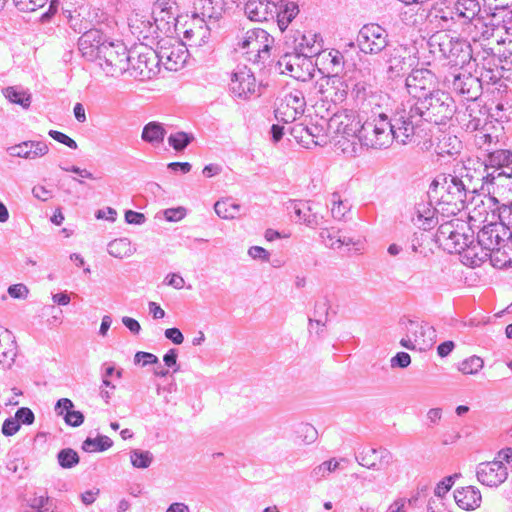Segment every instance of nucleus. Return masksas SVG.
I'll return each instance as SVG.
<instances>
[{"label":"nucleus","mask_w":512,"mask_h":512,"mask_svg":"<svg viewBox=\"0 0 512 512\" xmlns=\"http://www.w3.org/2000/svg\"><path fill=\"white\" fill-rule=\"evenodd\" d=\"M130 461L133 467L145 469L151 465L153 454L150 451L134 449L130 452Z\"/></svg>","instance_id":"obj_60"},{"label":"nucleus","mask_w":512,"mask_h":512,"mask_svg":"<svg viewBox=\"0 0 512 512\" xmlns=\"http://www.w3.org/2000/svg\"><path fill=\"white\" fill-rule=\"evenodd\" d=\"M462 142L460 139L450 133H443L435 145V152L440 155H455L460 152Z\"/></svg>","instance_id":"obj_46"},{"label":"nucleus","mask_w":512,"mask_h":512,"mask_svg":"<svg viewBox=\"0 0 512 512\" xmlns=\"http://www.w3.org/2000/svg\"><path fill=\"white\" fill-rule=\"evenodd\" d=\"M113 441L108 436L100 435L96 438L87 437L82 443V449L85 452H102L109 449Z\"/></svg>","instance_id":"obj_55"},{"label":"nucleus","mask_w":512,"mask_h":512,"mask_svg":"<svg viewBox=\"0 0 512 512\" xmlns=\"http://www.w3.org/2000/svg\"><path fill=\"white\" fill-rule=\"evenodd\" d=\"M435 243L448 253L459 254L466 266L479 267L487 261V253L478 244L473 226H438Z\"/></svg>","instance_id":"obj_1"},{"label":"nucleus","mask_w":512,"mask_h":512,"mask_svg":"<svg viewBox=\"0 0 512 512\" xmlns=\"http://www.w3.org/2000/svg\"><path fill=\"white\" fill-rule=\"evenodd\" d=\"M445 83L468 101H476L481 93L477 77L462 69L455 68L449 71L445 76Z\"/></svg>","instance_id":"obj_11"},{"label":"nucleus","mask_w":512,"mask_h":512,"mask_svg":"<svg viewBox=\"0 0 512 512\" xmlns=\"http://www.w3.org/2000/svg\"><path fill=\"white\" fill-rule=\"evenodd\" d=\"M106 36L98 29L85 31L78 40L81 55L88 61H97L102 53V47L108 43Z\"/></svg>","instance_id":"obj_20"},{"label":"nucleus","mask_w":512,"mask_h":512,"mask_svg":"<svg viewBox=\"0 0 512 512\" xmlns=\"http://www.w3.org/2000/svg\"><path fill=\"white\" fill-rule=\"evenodd\" d=\"M417 110L422 116L423 122L434 123L435 125H446L456 113L454 99L449 93L437 89L430 92L421 101H415Z\"/></svg>","instance_id":"obj_4"},{"label":"nucleus","mask_w":512,"mask_h":512,"mask_svg":"<svg viewBox=\"0 0 512 512\" xmlns=\"http://www.w3.org/2000/svg\"><path fill=\"white\" fill-rule=\"evenodd\" d=\"M508 17L512 20V10L502 8L493 13L490 22H487L482 13L461 29V33L467 35L475 44L481 40L494 38L498 45L506 44L508 30Z\"/></svg>","instance_id":"obj_2"},{"label":"nucleus","mask_w":512,"mask_h":512,"mask_svg":"<svg viewBox=\"0 0 512 512\" xmlns=\"http://www.w3.org/2000/svg\"><path fill=\"white\" fill-rule=\"evenodd\" d=\"M435 234V226H432L429 229H421L419 227V231L414 233V238L412 239L413 250L417 251V246H421L429 241L435 242Z\"/></svg>","instance_id":"obj_62"},{"label":"nucleus","mask_w":512,"mask_h":512,"mask_svg":"<svg viewBox=\"0 0 512 512\" xmlns=\"http://www.w3.org/2000/svg\"><path fill=\"white\" fill-rule=\"evenodd\" d=\"M3 94L11 103L18 104L24 109L29 108L31 104V95L23 89L9 86L3 89Z\"/></svg>","instance_id":"obj_53"},{"label":"nucleus","mask_w":512,"mask_h":512,"mask_svg":"<svg viewBox=\"0 0 512 512\" xmlns=\"http://www.w3.org/2000/svg\"><path fill=\"white\" fill-rule=\"evenodd\" d=\"M306 107L304 93L300 89L287 92L275 109V117L283 123H292L303 115Z\"/></svg>","instance_id":"obj_12"},{"label":"nucleus","mask_w":512,"mask_h":512,"mask_svg":"<svg viewBox=\"0 0 512 512\" xmlns=\"http://www.w3.org/2000/svg\"><path fill=\"white\" fill-rule=\"evenodd\" d=\"M459 121L467 131H477L488 126V112L476 101H470L465 110L459 112Z\"/></svg>","instance_id":"obj_29"},{"label":"nucleus","mask_w":512,"mask_h":512,"mask_svg":"<svg viewBox=\"0 0 512 512\" xmlns=\"http://www.w3.org/2000/svg\"><path fill=\"white\" fill-rule=\"evenodd\" d=\"M508 54L505 53L497 56V62H499L502 70L503 79L512 82V50H508Z\"/></svg>","instance_id":"obj_64"},{"label":"nucleus","mask_w":512,"mask_h":512,"mask_svg":"<svg viewBox=\"0 0 512 512\" xmlns=\"http://www.w3.org/2000/svg\"><path fill=\"white\" fill-rule=\"evenodd\" d=\"M315 64L323 73L339 76L344 69V57L339 50H323L316 56Z\"/></svg>","instance_id":"obj_33"},{"label":"nucleus","mask_w":512,"mask_h":512,"mask_svg":"<svg viewBox=\"0 0 512 512\" xmlns=\"http://www.w3.org/2000/svg\"><path fill=\"white\" fill-rule=\"evenodd\" d=\"M278 66L283 74H288L295 79L305 80L306 75L310 76L309 67L311 60L300 54L297 50L294 53H285L278 60Z\"/></svg>","instance_id":"obj_21"},{"label":"nucleus","mask_w":512,"mask_h":512,"mask_svg":"<svg viewBox=\"0 0 512 512\" xmlns=\"http://www.w3.org/2000/svg\"><path fill=\"white\" fill-rule=\"evenodd\" d=\"M399 210L402 214V221H423L435 222V224H453V219H448L440 210L433 207L430 202L421 201L419 203H406L405 201L398 203Z\"/></svg>","instance_id":"obj_10"},{"label":"nucleus","mask_w":512,"mask_h":512,"mask_svg":"<svg viewBox=\"0 0 512 512\" xmlns=\"http://www.w3.org/2000/svg\"><path fill=\"white\" fill-rule=\"evenodd\" d=\"M166 133L162 123L151 121L143 127L141 139L151 145L158 146L163 143Z\"/></svg>","instance_id":"obj_49"},{"label":"nucleus","mask_w":512,"mask_h":512,"mask_svg":"<svg viewBox=\"0 0 512 512\" xmlns=\"http://www.w3.org/2000/svg\"><path fill=\"white\" fill-rule=\"evenodd\" d=\"M436 85L435 75L428 69H415L406 78L405 86L411 96L410 99L421 101L430 92H434Z\"/></svg>","instance_id":"obj_16"},{"label":"nucleus","mask_w":512,"mask_h":512,"mask_svg":"<svg viewBox=\"0 0 512 512\" xmlns=\"http://www.w3.org/2000/svg\"><path fill=\"white\" fill-rule=\"evenodd\" d=\"M454 499L460 508L474 510L480 506L482 498L477 488L467 486L456 489L454 491Z\"/></svg>","instance_id":"obj_39"},{"label":"nucleus","mask_w":512,"mask_h":512,"mask_svg":"<svg viewBox=\"0 0 512 512\" xmlns=\"http://www.w3.org/2000/svg\"><path fill=\"white\" fill-rule=\"evenodd\" d=\"M362 124L361 138L364 144L373 148L388 147L394 140L392 123L384 113L373 114Z\"/></svg>","instance_id":"obj_7"},{"label":"nucleus","mask_w":512,"mask_h":512,"mask_svg":"<svg viewBox=\"0 0 512 512\" xmlns=\"http://www.w3.org/2000/svg\"><path fill=\"white\" fill-rule=\"evenodd\" d=\"M276 13L277 5L269 0H249L245 5V14L252 21H269Z\"/></svg>","instance_id":"obj_34"},{"label":"nucleus","mask_w":512,"mask_h":512,"mask_svg":"<svg viewBox=\"0 0 512 512\" xmlns=\"http://www.w3.org/2000/svg\"><path fill=\"white\" fill-rule=\"evenodd\" d=\"M328 127L333 129L337 135H340L342 138L350 141L352 144L355 143L356 139L362 141V125H360V121H356L349 115H339L335 113L330 118Z\"/></svg>","instance_id":"obj_25"},{"label":"nucleus","mask_w":512,"mask_h":512,"mask_svg":"<svg viewBox=\"0 0 512 512\" xmlns=\"http://www.w3.org/2000/svg\"><path fill=\"white\" fill-rule=\"evenodd\" d=\"M331 214L334 220L336 221H348L350 220V205L345 200L341 199V196L339 193L334 192L331 195Z\"/></svg>","instance_id":"obj_51"},{"label":"nucleus","mask_w":512,"mask_h":512,"mask_svg":"<svg viewBox=\"0 0 512 512\" xmlns=\"http://www.w3.org/2000/svg\"><path fill=\"white\" fill-rule=\"evenodd\" d=\"M426 20L437 31H457L454 3L452 4L450 0H434Z\"/></svg>","instance_id":"obj_14"},{"label":"nucleus","mask_w":512,"mask_h":512,"mask_svg":"<svg viewBox=\"0 0 512 512\" xmlns=\"http://www.w3.org/2000/svg\"><path fill=\"white\" fill-rule=\"evenodd\" d=\"M216 214L224 220H232L240 215L241 207L231 198L219 200L215 203Z\"/></svg>","instance_id":"obj_50"},{"label":"nucleus","mask_w":512,"mask_h":512,"mask_svg":"<svg viewBox=\"0 0 512 512\" xmlns=\"http://www.w3.org/2000/svg\"><path fill=\"white\" fill-rule=\"evenodd\" d=\"M512 166V150L500 149L490 152L487 159V174H496L499 169Z\"/></svg>","instance_id":"obj_45"},{"label":"nucleus","mask_w":512,"mask_h":512,"mask_svg":"<svg viewBox=\"0 0 512 512\" xmlns=\"http://www.w3.org/2000/svg\"><path fill=\"white\" fill-rule=\"evenodd\" d=\"M329 310H330V301L326 296L323 297L322 299L318 300L315 303V307H314V316L316 318L308 319L309 327L312 328L314 324H316L317 326L325 327L326 323L328 321Z\"/></svg>","instance_id":"obj_52"},{"label":"nucleus","mask_w":512,"mask_h":512,"mask_svg":"<svg viewBox=\"0 0 512 512\" xmlns=\"http://www.w3.org/2000/svg\"><path fill=\"white\" fill-rule=\"evenodd\" d=\"M390 121L395 141L402 145L414 142L415 137L423 131L422 116L413 99H407L398 104Z\"/></svg>","instance_id":"obj_3"},{"label":"nucleus","mask_w":512,"mask_h":512,"mask_svg":"<svg viewBox=\"0 0 512 512\" xmlns=\"http://www.w3.org/2000/svg\"><path fill=\"white\" fill-rule=\"evenodd\" d=\"M286 211L290 216L291 221L296 224H318L320 217L308 202L301 200H289L286 204Z\"/></svg>","instance_id":"obj_31"},{"label":"nucleus","mask_w":512,"mask_h":512,"mask_svg":"<svg viewBox=\"0 0 512 512\" xmlns=\"http://www.w3.org/2000/svg\"><path fill=\"white\" fill-rule=\"evenodd\" d=\"M355 459L363 467L381 470L391 463L392 454L385 448H364L355 455Z\"/></svg>","instance_id":"obj_27"},{"label":"nucleus","mask_w":512,"mask_h":512,"mask_svg":"<svg viewBox=\"0 0 512 512\" xmlns=\"http://www.w3.org/2000/svg\"><path fill=\"white\" fill-rule=\"evenodd\" d=\"M273 43L274 38L267 31L256 28L247 31L237 46L248 61L253 64H265L270 59Z\"/></svg>","instance_id":"obj_6"},{"label":"nucleus","mask_w":512,"mask_h":512,"mask_svg":"<svg viewBox=\"0 0 512 512\" xmlns=\"http://www.w3.org/2000/svg\"><path fill=\"white\" fill-rule=\"evenodd\" d=\"M484 362L482 358L478 356H471L465 360H463L458 369L465 375H474L478 373L483 368Z\"/></svg>","instance_id":"obj_61"},{"label":"nucleus","mask_w":512,"mask_h":512,"mask_svg":"<svg viewBox=\"0 0 512 512\" xmlns=\"http://www.w3.org/2000/svg\"><path fill=\"white\" fill-rule=\"evenodd\" d=\"M57 461L61 468L71 469L79 464L80 457L74 449L64 448L58 452Z\"/></svg>","instance_id":"obj_56"},{"label":"nucleus","mask_w":512,"mask_h":512,"mask_svg":"<svg viewBox=\"0 0 512 512\" xmlns=\"http://www.w3.org/2000/svg\"><path fill=\"white\" fill-rule=\"evenodd\" d=\"M134 51L130 52L129 70L130 76L141 81L151 79L158 73L159 62L156 51L147 49L145 52H138L134 56Z\"/></svg>","instance_id":"obj_15"},{"label":"nucleus","mask_w":512,"mask_h":512,"mask_svg":"<svg viewBox=\"0 0 512 512\" xmlns=\"http://www.w3.org/2000/svg\"><path fill=\"white\" fill-rule=\"evenodd\" d=\"M320 237L323 243L332 249H339L342 246L355 244L353 238L346 235L338 226H326L322 228Z\"/></svg>","instance_id":"obj_37"},{"label":"nucleus","mask_w":512,"mask_h":512,"mask_svg":"<svg viewBox=\"0 0 512 512\" xmlns=\"http://www.w3.org/2000/svg\"><path fill=\"white\" fill-rule=\"evenodd\" d=\"M159 65L167 70L177 71L184 66L188 57V49L183 43L162 40L156 50Z\"/></svg>","instance_id":"obj_13"},{"label":"nucleus","mask_w":512,"mask_h":512,"mask_svg":"<svg viewBox=\"0 0 512 512\" xmlns=\"http://www.w3.org/2000/svg\"><path fill=\"white\" fill-rule=\"evenodd\" d=\"M322 46V37L317 33L309 32L301 36L299 43L295 47V50L310 60V58L316 57L318 55L322 49Z\"/></svg>","instance_id":"obj_42"},{"label":"nucleus","mask_w":512,"mask_h":512,"mask_svg":"<svg viewBox=\"0 0 512 512\" xmlns=\"http://www.w3.org/2000/svg\"><path fill=\"white\" fill-rule=\"evenodd\" d=\"M329 88L325 90V97L334 104L343 103L348 96L349 85L337 75H332L328 80Z\"/></svg>","instance_id":"obj_44"},{"label":"nucleus","mask_w":512,"mask_h":512,"mask_svg":"<svg viewBox=\"0 0 512 512\" xmlns=\"http://www.w3.org/2000/svg\"><path fill=\"white\" fill-rule=\"evenodd\" d=\"M404 324L405 332L416 341L420 349L431 346L436 337L435 329L427 323L407 320Z\"/></svg>","instance_id":"obj_30"},{"label":"nucleus","mask_w":512,"mask_h":512,"mask_svg":"<svg viewBox=\"0 0 512 512\" xmlns=\"http://www.w3.org/2000/svg\"><path fill=\"white\" fill-rule=\"evenodd\" d=\"M430 188L441 193L443 202H463L466 197V189L463 181L453 175H438L431 183Z\"/></svg>","instance_id":"obj_17"},{"label":"nucleus","mask_w":512,"mask_h":512,"mask_svg":"<svg viewBox=\"0 0 512 512\" xmlns=\"http://www.w3.org/2000/svg\"><path fill=\"white\" fill-rule=\"evenodd\" d=\"M455 40L444 31L438 30L429 38L428 44L433 49V52H439L442 57L446 58L450 54L451 49L453 50Z\"/></svg>","instance_id":"obj_47"},{"label":"nucleus","mask_w":512,"mask_h":512,"mask_svg":"<svg viewBox=\"0 0 512 512\" xmlns=\"http://www.w3.org/2000/svg\"><path fill=\"white\" fill-rule=\"evenodd\" d=\"M130 51L121 41H108L97 60L107 76L117 77L129 70Z\"/></svg>","instance_id":"obj_8"},{"label":"nucleus","mask_w":512,"mask_h":512,"mask_svg":"<svg viewBox=\"0 0 512 512\" xmlns=\"http://www.w3.org/2000/svg\"><path fill=\"white\" fill-rule=\"evenodd\" d=\"M17 356V343L13 334L0 326V367L9 369Z\"/></svg>","instance_id":"obj_36"},{"label":"nucleus","mask_w":512,"mask_h":512,"mask_svg":"<svg viewBox=\"0 0 512 512\" xmlns=\"http://www.w3.org/2000/svg\"><path fill=\"white\" fill-rule=\"evenodd\" d=\"M339 467V462L334 459L324 461L320 465L313 468L310 472V478L315 482H319L326 478L331 472L335 471Z\"/></svg>","instance_id":"obj_57"},{"label":"nucleus","mask_w":512,"mask_h":512,"mask_svg":"<svg viewBox=\"0 0 512 512\" xmlns=\"http://www.w3.org/2000/svg\"><path fill=\"white\" fill-rule=\"evenodd\" d=\"M352 96L358 109L365 114L369 112L376 114L375 109L380 108L383 98L380 92L373 91L370 86L362 82L354 85Z\"/></svg>","instance_id":"obj_24"},{"label":"nucleus","mask_w":512,"mask_h":512,"mask_svg":"<svg viewBox=\"0 0 512 512\" xmlns=\"http://www.w3.org/2000/svg\"><path fill=\"white\" fill-rule=\"evenodd\" d=\"M221 0H195L194 20L206 22L205 19H217L220 15Z\"/></svg>","instance_id":"obj_41"},{"label":"nucleus","mask_w":512,"mask_h":512,"mask_svg":"<svg viewBox=\"0 0 512 512\" xmlns=\"http://www.w3.org/2000/svg\"><path fill=\"white\" fill-rule=\"evenodd\" d=\"M511 174H502V172H496V174H486L484 177L486 184H490L493 187V193H497L502 197H512V170Z\"/></svg>","instance_id":"obj_43"},{"label":"nucleus","mask_w":512,"mask_h":512,"mask_svg":"<svg viewBox=\"0 0 512 512\" xmlns=\"http://www.w3.org/2000/svg\"><path fill=\"white\" fill-rule=\"evenodd\" d=\"M299 9L298 6L294 2L287 3L283 11H279L277 8V16L278 25L281 30H284L288 24L295 18L298 14Z\"/></svg>","instance_id":"obj_59"},{"label":"nucleus","mask_w":512,"mask_h":512,"mask_svg":"<svg viewBox=\"0 0 512 512\" xmlns=\"http://www.w3.org/2000/svg\"><path fill=\"white\" fill-rule=\"evenodd\" d=\"M408 50L402 45H390L378 58L372 67L364 68L366 75H376L384 72L389 79L403 76L412 66Z\"/></svg>","instance_id":"obj_5"},{"label":"nucleus","mask_w":512,"mask_h":512,"mask_svg":"<svg viewBox=\"0 0 512 512\" xmlns=\"http://www.w3.org/2000/svg\"><path fill=\"white\" fill-rule=\"evenodd\" d=\"M151 15L159 31L171 32L177 22V7L174 0H157L152 9Z\"/></svg>","instance_id":"obj_22"},{"label":"nucleus","mask_w":512,"mask_h":512,"mask_svg":"<svg viewBox=\"0 0 512 512\" xmlns=\"http://www.w3.org/2000/svg\"><path fill=\"white\" fill-rule=\"evenodd\" d=\"M231 93L240 99H248L256 93L257 84L253 72L246 66L237 67L229 84Z\"/></svg>","instance_id":"obj_19"},{"label":"nucleus","mask_w":512,"mask_h":512,"mask_svg":"<svg viewBox=\"0 0 512 512\" xmlns=\"http://www.w3.org/2000/svg\"><path fill=\"white\" fill-rule=\"evenodd\" d=\"M184 38L191 48H202L209 43L210 28L206 22L196 20L194 26L184 32Z\"/></svg>","instance_id":"obj_40"},{"label":"nucleus","mask_w":512,"mask_h":512,"mask_svg":"<svg viewBox=\"0 0 512 512\" xmlns=\"http://www.w3.org/2000/svg\"><path fill=\"white\" fill-rule=\"evenodd\" d=\"M108 253L116 258L130 256L134 252L131 242L127 238L114 239L108 244Z\"/></svg>","instance_id":"obj_54"},{"label":"nucleus","mask_w":512,"mask_h":512,"mask_svg":"<svg viewBox=\"0 0 512 512\" xmlns=\"http://www.w3.org/2000/svg\"><path fill=\"white\" fill-rule=\"evenodd\" d=\"M55 412L62 416L65 423L72 427H79L84 422V415L74 410V403L68 398H61L56 402Z\"/></svg>","instance_id":"obj_38"},{"label":"nucleus","mask_w":512,"mask_h":512,"mask_svg":"<svg viewBox=\"0 0 512 512\" xmlns=\"http://www.w3.org/2000/svg\"><path fill=\"white\" fill-rule=\"evenodd\" d=\"M480 14L481 6L478 0H457L454 2L457 30H461Z\"/></svg>","instance_id":"obj_35"},{"label":"nucleus","mask_w":512,"mask_h":512,"mask_svg":"<svg viewBox=\"0 0 512 512\" xmlns=\"http://www.w3.org/2000/svg\"><path fill=\"white\" fill-rule=\"evenodd\" d=\"M291 134L307 147H309L310 144L324 146L327 143L325 129L317 124H295L291 129Z\"/></svg>","instance_id":"obj_28"},{"label":"nucleus","mask_w":512,"mask_h":512,"mask_svg":"<svg viewBox=\"0 0 512 512\" xmlns=\"http://www.w3.org/2000/svg\"><path fill=\"white\" fill-rule=\"evenodd\" d=\"M388 32L382 26L365 24L358 32L356 43L364 54L381 55L390 45Z\"/></svg>","instance_id":"obj_9"},{"label":"nucleus","mask_w":512,"mask_h":512,"mask_svg":"<svg viewBox=\"0 0 512 512\" xmlns=\"http://www.w3.org/2000/svg\"><path fill=\"white\" fill-rule=\"evenodd\" d=\"M184 207L170 208L156 214L155 218L158 220H166L168 222H178L186 215Z\"/></svg>","instance_id":"obj_63"},{"label":"nucleus","mask_w":512,"mask_h":512,"mask_svg":"<svg viewBox=\"0 0 512 512\" xmlns=\"http://www.w3.org/2000/svg\"><path fill=\"white\" fill-rule=\"evenodd\" d=\"M194 140V135L192 133H187L184 131H178L176 133H172L168 137V144L175 151H183L192 141Z\"/></svg>","instance_id":"obj_58"},{"label":"nucleus","mask_w":512,"mask_h":512,"mask_svg":"<svg viewBox=\"0 0 512 512\" xmlns=\"http://www.w3.org/2000/svg\"><path fill=\"white\" fill-rule=\"evenodd\" d=\"M474 62L480 68L479 80L480 86L482 83L490 84L497 83L503 78V73L497 56L493 53L492 49H484L483 52H477L474 57Z\"/></svg>","instance_id":"obj_18"},{"label":"nucleus","mask_w":512,"mask_h":512,"mask_svg":"<svg viewBox=\"0 0 512 512\" xmlns=\"http://www.w3.org/2000/svg\"><path fill=\"white\" fill-rule=\"evenodd\" d=\"M477 479L489 487H498L508 477V468L500 460L480 463L476 471Z\"/></svg>","instance_id":"obj_23"},{"label":"nucleus","mask_w":512,"mask_h":512,"mask_svg":"<svg viewBox=\"0 0 512 512\" xmlns=\"http://www.w3.org/2000/svg\"><path fill=\"white\" fill-rule=\"evenodd\" d=\"M48 151L49 147L45 142L32 140L23 141L7 148V153L11 157H19L29 160L43 157L48 153Z\"/></svg>","instance_id":"obj_32"},{"label":"nucleus","mask_w":512,"mask_h":512,"mask_svg":"<svg viewBox=\"0 0 512 512\" xmlns=\"http://www.w3.org/2000/svg\"><path fill=\"white\" fill-rule=\"evenodd\" d=\"M128 25L131 33L138 39H148L158 35L157 25L153 16L148 12H133L128 18Z\"/></svg>","instance_id":"obj_26"},{"label":"nucleus","mask_w":512,"mask_h":512,"mask_svg":"<svg viewBox=\"0 0 512 512\" xmlns=\"http://www.w3.org/2000/svg\"><path fill=\"white\" fill-rule=\"evenodd\" d=\"M476 53L477 52H474V49L465 41L456 39L453 45V50L451 49V52L447 55L446 59H449L450 62L457 66L459 64H464L467 59L471 58L474 60Z\"/></svg>","instance_id":"obj_48"}]
</instances>
